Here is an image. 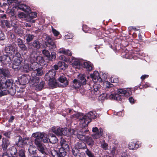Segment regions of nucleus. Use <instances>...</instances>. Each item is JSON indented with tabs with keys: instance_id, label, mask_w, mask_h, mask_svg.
<instances>
[{
	"instance_id": "f704fd0d",
	"label": "nucleus",
	"mask_w": 157,
	"mask_h": 157,
	"mask_svg": "<svg viewBox=\"0 0 157 157\" xmlns=\"http://www.w3.org/2000/svg\"><path fill=\"white\" fill-rule=\"evenodd\" d=\"M128 148L132 150L135 149L139 147L138 144L134 142H131L128 144Z\"/></svg>"
},
{
	"instance_id": "9d476101",
	"label": "nucleus",
	"mask_w": 157,
	"mask_h": 157,
	"mask_svg": "<svg viewBox=\"0 0 157 157\" xmlns=\"http://www.w3.org/2000/svg\"><path fill=\"white\" fill-rule=\"evenodd\" d=\"M45 44L47 47H49V50L56 48V46L53 40L49 36H47L45 39Z\"/></svg>"
},
{
	"instance_id": "c85d7f7f",
	"label": "nucleus",
	"mask_w": 157,
	"mask_h": 157,
	"mask_svg": "<svg viewBox=\"0 0 157 157\" xmlns=\"http://www.w3.org/2000/svg\"><path fill=\"white\" fill-rule=\"evenodd\" d=\"M18 8L25 12L28 11L29 10V7L25 4H19Z\"/></svg>"
},
{
	"instance_id": "6e6d98bb",
	"label": "nucleus",
	"mask_w": 157,
	"mask_h": 157,
	"mask_svg": "<svg viewBox=\"0 0 157 157\" xmlns=\"http://www.w3.org/2000/svg\"><path fill=\"white\" fill-rule=\"evenodd\" d=\"M16 42L18 46L24 43L22 40L20 38H17L16 40Z\"/></svg>"
},
{
	"instance_id": "69168bd1",
	"label": "nucleus",
	"mask_w": 157,
	"mask_h": 157,
	"mask_svg": "<svg viewBox=\"0 0 157 157\" xmlns=\"http://www.w3.org/2000/svg\"><path fill=\"white\" fill-rule=\"evenodd\" d=\"M121 157H129L127 155V154L125 152H123L122 153L121 155Z\"/></svg>"
},
{
	"instance_id": "774afa93",
	"label": "nucleus",
	"mask_w": 157,
	"mask_h": 157,
	"mask_svg": "<svg viewBox=\"0 0 157 157\" xmlns=\"http://www.w3.org/2000/svg\"><path fill=\"white\" fill-rule=\"evenodd\" d=\"M129 100L130 103H134V99L132 97H130L129 98Z\"/></svg>"
},
{
	"instance_id": "ea45409f",
	"label": "nucleus",
	"mask_w": 157,
	"mask_h": 157,
	"mask_svg": "<svg viewBox=\"0 0 157 157\" xmlns=\"http://www.w3.org/2000/svg\"><path fill=\"white\" fill-rule=\"evenodd\" d=\"M45 82L43 81L41 82L39 84H38V85L35 86L34 87L36 90H40L43 88Z\"/></svg>"
},
{
	"instance_id": "cd10ccee",
	"label": "nucleus",
	"mask_w": 157,
	"mask_h": 157,
	"mask_svg": "<svg viewBox=\"0 0 157 157\" xmlns=\"http://www.w3.org/2000/svg\"><path fill=\"white\" fill-rule=\"evenodd\" d=\"M86 144L83 142L77 143L75 145V147L77 149L86 148Z\"/></svg>"
},
{
	"instance_id": "c03bdc74",
	"label": "nucleus",
	"mask_w": 157,
	"mask_h": 157,
	"mask_svg": "<svg viewBox=\"0 0 157 157\" xmlns=\"http://www.w3.org/2000/svg\"><path fill=\"white\" fill-rule=\"evenodd\" d=\"M34 70L36 72V75L37 76H41L43 75V72L42 69L40 68H38Z\"/></svg>"
},
{
	"instance_id": "aec40b11",
	"label": "nucleus",
	"mask_w": 157,
	"mask_h": 157,
	"mask_svg": "<svg viewBox=\"0 0 157 157\" xmlns=\"http://www.w3.org/2000/svg\"><path fill=\"white\" fill-rule=\"evenodd\" d=\"M8 153L10 155V157H15L17 152V149L14 147H12L8 150Z\"/></svg>"
},
{
	"instance_id": "ddd939ff",
	"label": "nucleus",
	"mask_w": 157,
	"mask_h": 157,
	"mask_svg": "<svg viewBox=\"0 0 157 157\" xmlns=\"http://www.w3.org/2000/svg\"><path fill=\"white\" fill-rule=\"evenodd\" d=\"M30 79L31 78L29 75L27 74H25L22 75L19 79V81L21 84L24 85L29 82Z\"/></svg>"
},
{
	"instance_id": "6e6552de",
	"label": "nucleus",
	"mask_w": 157,
	"mask_h": 157,
	"mask_svg": "<svg viewBox=\"0 0 157 157\" xmlns=\"http://www.w3.org/2000/svg\"><path fill=\"white\" fill-rule=\"evenodd\" d=\"M34 144L37 147L38 150L42 154L45 153L46 147L42 144L40 139H35L34 140Z\"/></svg>"
},
{
	"instance_id": "e2e57ef3",
	"label": "nucleus",
	"mask_w": 157,
	"mask_h": 157,
	"mask_svg": "<svg viewBox=\"0 0 157 157\" xmlns=\"http://www.w3.org/2000/svg\"><path fill=\"white\" fill-rule=\"evenodd\" d=\"M11 133L10 132H4L3 133L4 135L5 136L7 137L8 138H10V136Z\"/></svg>"
},
{
	"instance_id": "72a5a7b5",
	"label": "nucleus",
	"mask_w": 157,
	"mask_h": 157,
	"mask_svg": "<svg viewBox=\"0 0 157 157\" xmlns=\"http://www.w3.org/2000/svg\"><path fill=\"white\" fill-rule=\"evenodd\" d=\"M25 64L23 66L24 70L27 72H29L32 70V68L30 65V63H26V61H25Z\"/></svg>"
},
{
	"instance_id": "603ef678",
	"label": "nucleus",
	"mask_w": 157,
	"mask_h": 157,
	"mask_svg": "<svg viewBox=\"0 0 157 157\" xmlns=\"http://www.w3.org/2000/svg\"><path fill=\"white\" fill-rule=\"evenodd\" d=\"M59 59L60 60H63L65 62H71L70 59L65 57L63 55L60 56Z\"/></svg>"
},
{
	"instance_id": "b1692460",
	"label": "nucleus",
	"mask_w": 157,
	"mask_h": 157,
	"mask_svg": "<svg viewBox=\"0 0 157 157\" xmlns=\"http://www.w3.org/2000/svg\"><path fill=\"white\" fill-rule=\"evenodd\" d=\"M37 17V13L36 12H32L29 13L27 17V21H29L33 23L35 22V21L32 19Z\"/></svg>"
},
{
	"instance_id": "338daca9",
	"label": "nucleus",
	"mask_w": 157,
	"mask_h": 157,
	"mask_svg": "<svg viewBox=\"0 0 157 157\" xmlns=\"http://www.w3.org/2000/svg\"><path fill=\"white\" fill-rule=\"evenodd\" d=\"M14 119V117L13 116H12L10 119L8 120L9 122H12Z\"/></svg>"
},
{
	"instance_id": "bf43d9fd",
	"label": "nucleus",
	"mask_w": 157,
	"mask_h": 157,
	"mask_svg": "<svg viewBox=\"0 0 157 157\" xmlns=\"http://www.w3.org/2000/svg\"><path fill=\"white\" fill-rule=\"evenodd\" d=\"M101 146L102 148L104 150L107 149V144L105 142H103L101 144Z\"/></svg>"
},
{
	"instance_id": "4c0bfd02",
	"label": "nucleus",
	"mask_w": 157,
	"mask_h": 157,
	"mask_svg": "<svg viewBox=\"0 0 157 157\" xmlns=\"http://www.w3.org/2000/svg\"><path fill=\"white\" fill-rule=\"evenodd\" d=\"M72 64L74 67H75V66H79L81 64H82V63H81L79 60L77 59H73L72 60Z\"/></svg>"
},
{
	"instance_id": "4be33fe9",
	"label": "nucleus",
	"mask_w": 157,
	"mask_h": 157,
	"mask_svg": "<svg viewBox=\"0 0 157 157\" xmlns=\"http://www.w3.org/2000/svg\"><path fill=\"white\" fill-rule=\"evenodd\" d=\"M29 148L28 151L31 155H35L36 154V147L32 143V142L30 143L29 142Z\"/></svg>"
},
{
	"instance_id": "49530a36",
	"label": "nucleus",
	"mask_w": 157,
	"mask_h": 157,
	"mask_svg": "<svg viewBox=\"0 0 157 157\" xmlns=\"http://www.w3.org/2000/svg\"><path fill=\"white\" fill-rule=\"evenodd\" d=\"M113 99L117 101H121L122 98V96L119 94H114Z\"/></svg>"
},
{
	"instance_id": "bb28decb",
	"label": "nucleus",
	"mask_w": 157,
	"mask_h": 157,
	"mask_svg": "<svg viewBox=\"0 0 157 157\" xmlns=\"http://www.w3.org/2000/svg\"><path fill=\"white\" fill-rule=\"evenodd\" d=\"M83 67L86 68L88 71H90L92 70V66L90 62H84Z\"/></svg>"
},
{
	"instance_id": "dca6fc26",
	"label": "nucleus",
	"mask_w": 157,
	"mask_h": 157,
	"mask_svg": "<svg viewBox=\"0 0 157 157\" xmlns=\"http://www.w3.org/2000/svg\"><path fill=\"white\" fill-rule=\"evenodd\" d=\"M0 75L1 77H8L10 76V72L8 69L0 68Z\"/></svg>"
},
{
	"instance_id": "c756f323",
	"label": "nucleus",
	"mask_w": 157,
	"mask_h": 157,
	"mask_svg": "<svg viewBox=\"0 0 157 157\" xmlns=\"http://www.w3.org/2000/svg\"><path fill=\"white\" fill-rule=\"evenodd\" d=\"M103 130L101 129L100 130V132L93 134L92 135V137L94 139H97L100 138L102 134Z\"/></svg>"
},
{
	"instance_id": "5fc2aeb1",
	"label": "nucleus",
	"mask_w": 157,
	"mask_h": 157,
	"mask_svg": "<svg viewBox=\"0 0 157 157\" xmlns=\"http://www.w3.org/2000/svg\"><path fill=\"white\" fill-rule=\"evenodd\" d=\"M42 53L47 58L49 56L50 54L49 51L46 50L44 49L42 51Z\"/></svg>"
},
{
	"instance_id": "2eb2a0df",
	"label": "nucleus",
	"mask_w": 157,
	"mask_h": 157,
	"mask_svg": "<svg viewBox=\"0 0 157 157\" xmlns=\"http://www.w3.org/2000/svg\"><path fill=\"white\" fill-rule=\"evenodd\" d=\"M117 92L122 97L125 96L126 97H128L130 96L132 94V92L130 90H126L124 89H118Z\"/></svg>"
},
{
	"instance_id": "2f4dec72",
	"label": "nucleus",
	"mask_w": 157,
	"mask_h": 157,
	"mask_svg": "<svg viewBox=\"0 0 157 157\" xmlns=\"http://www.w3.org/2000/svg\"><path fill=\"white\" fill-rule=\"evenodd\" d=\"M48 81V84L50 87L52 88H54L57 86L58 85L55 79V78H54L53 79H51L50 80Z\"/></svg>"
},
{
	"instance_id": "4d7b16f0",
	"label": "nucleus",
	"mask_w": 157,
	"mask_h": 157,
	"mask_svg": "<svg viewBox=\"0 0 157 157\" xmlns=\"http://www.w3.org/2000/svg\"><path fill=\"white\" fill-rule=\"evenodd\" d=\"M19 47L20 49L23 51H26L27 50V48L24 43L20 45Z\"/></svg>"
},
{
	"instance_id": "0e129e2a",
	"label": "nucleus",
	"mask_w": 157,
	"mask_h": 157,
	"mask_svg": "<svg viewBox=\"0 0 157 157\" xmlns=\"http://www.w3.org/2000/svg\"><path fill=\"white\" fill-rule=\"evenodd\" d=\"M92 131L94 133L97 132H100V130H98V128L96 127H93L92 129Z\"/></svg>"
},
{
	"instance_id": "393cba45",
	"label": "nucleus",
	"mask_w": 157,
	"mask_h": 157,
	"mask_svg": "<svg viewBox=\"0 0 157 157\" xmlns=\"http://www.w3.org/2000/svg\"><path fill=\"white\" fill-rule=\"evenodd\" d=\"M48 138L49 141L51 143L55 144L58 141V139L54 135L51 134L49 135Z\"/></svg>"
},
{
	"instance_id": "f03ea898",
	"label": "nucleus",
	"mask_w": 157,
	"mask_h": 157,
	"mask_svg": "<svg viewBox=\"0 0 157 157\" xmlns=\"http://www.w3.org/2000/svg\"><path fill=\"white\" fill-rule=\"evenodd\" d=\"M12 84L13 82L11 80H6L5 78L0 79V96L10 93L9 90L12 88Z\"/></svg>"
},
{
	"instance_id": "7ed1b4c3",
	"label": "nucleus",
	"mask_w": 157,
	"mask_h": 157,
	"mask_svg": "<svg viewBox=\"0 0 157 157\" xmlns=\"http://www.w3.org/2000/svg\"><path fill=\"white\" fill-rule=\"evenodd\" d=\"M86 83V80L85 76L83 74H80L78 76V79H75L72 82L71 86L75 89L79 88L82 85H85Z\"/></svg>"
},
{
	"instance_id": "20e7f679",
	"label": "nucleus",
	"mask_w": 157,
	"mask_h": 157,
	"mask_svg": "<svg viewBox=\"0 0 157 157\" xmlns=\"http://www.w3.org/2000/svg\"><path fill=\"white\" fill-rule=\"evenodd\" d=\"M60 144L61 147L59 148V151L62 154V156L64 157L66 155L67 151L69 149V146L65 140L63 138L61 139Z\"/></svg>"
},
{
	"instance_id": "a211bd4d",
	"label": "nucleus",
	"mask_w": 157,
	"mask_h": 157,
	"mask_svg": "<svg viewBox=\"0 0 157 157\" xmlns=\"http://www.w3.org/2000/svg\"><path fill=\"white\" fill-rule=\"evenodd\" d=\"M30 79V83L33 87H35L38 85L40 81L39 77L36 76H33Z\"/></svg>"
},
{
	"instance_id": "1a4fd4ad",
	"label": "nucleus",
	"mask_w": 157,
	"mask_h": 157,
	"mask_svg": "<svg viewBox=\"0 0 157 157\" xmlns=\"http://www.w3.org/2000/svg\"><path fill=\"white\" fill-rule=\"evenodd\" d=\"M67 128H60L53 127L52 128V132L58 136H62V135H66L67 134L66 132Z\"/></svg>"
},
{
	"instance_id": "79ce46f5",
	"label": "nucleus",
	"mask_w": 157,
	"mask_h": 157,
	"mask_svg": "<svg viewBox=\"0 0 157 157\" xmlns=\"http://www.w3.org/2000/svg\"><path fill=\"white\" fill-rule=\"evenodd\" d=\"M30 65L32 68V70L33 69L35 70L37 68L39 64L36 62H30Z\"/></svg>"
},
{
	"instance_id": "f8f14e48",
	"label": "nucleus",
	"mask_w": 157,
	"mask_h": 157,
	"mask_svg": "<svg viewBox=\"0 0 157 157\" xmlns=\"http://www.w3.org/2000/svg\"><path fill=\"white\" fill-rule=\"evenodd\" d=\"M15 44H9L5 47V52L7 54H10L11 55L14 53L16 48H15Z\"/></svg>"
},
{
	"instance_id": "a18cd8bd",
	"label": "nucleus",
	"mask_w": 157,
	"mask_h": 157,
	"mask_svg": "<svg viewBox=\"0 0 157 157\" xmlns=\"http://www.w3.org/2000/svg\"><path fill=\"white\" fill-rule=\"evenodd\" d=\"M72 152L73 155L75 157H79V155L78 151L75 147L72 149Z\"/></svg>"
},
{
	"instance_id": "37998d69",
	"label": "nucleus",
	"mask_w": 157,
	"mask_h": 157,
	"mask_svg": "<svg viewBox=\"0 0 157 157\" xmlns=\"http://www.w3.org/2000/svg\"><path fill=\"white\" fill-rule=\"evenodd\" d=\"M103 96H104L106 99H113L114 94H112L110 93L109 94H103Z\"/></svg>"
},
{
	"instance_id": "864d4df0",
	"label": "nucleus",
	"mask_w": 157,
	"mask_h": 157,
	"mask_svg": "<svg viewBox=\"0 0 157 157\" xmlns=\"http://www.w3.org/2000/svg\"><path fill=\"white\" fill-rule=\"evenodd\" d=\"M93 87L94 91L97 92L101 88V86L99 84H96L94 85Z\"/></svg>"
},
{
	"instance_id": "7c9ffc66",
	"label": "nucleus",
	"mask_w": 157,
	"mask_h": 157,
	"mask_svg": "<svg viewBox=\"0 0 157 157\" xmlns=\"http://www.w3.org/2000/svg\"><path fill=\"white\" fill-rule=\"evenodd\" d=\"M51 153L52 155L54 157H64L61 156L62 154L59 151L54 149L51 150Z\"/></svg>"
},
{
	"instance_id": "f3484780",
	"label": "nucleus",
	"mask_w": 157,
	"mask_h": 157,
	"mask_svg": "<svg viewBox=\"0 0 157 157\" xmlns=\"http://www.w3.org/2000/svg\"><path fill=\"white\" fill-rule=\"evenodd\" d=\"M91 77L94 80V82H101L102 81V79L99 76V74L98 72L95 71L93 74L91 75Z\"/></svg>"
},
{
	"instance_id": "f257e3e1",
	"label": "nucleus",
	"mask_w": 157,
	"mask_h": 157,
	"mask_svg": "<svg viewBox=\"0 0 157 157\" xmlns=\"http://www.w3.org/2000/svg\"><path fill=\"white\" fill-rule=\"evenodd\" d=\"M97 116V113L95 111H91L84 115L81 113H76L72 115L71 118L73 119H78L79 120V124L81 127H84L91 121L92 119H95Z\"/></svg>"
},
{
	"instance_id": "a19ab883",
	"label": "nucleus",
	"mask_w": 157,
	"mask_h": 157,
	"mask_svg": "<svg viewBox=\"0 0 157 157\" xmlns=\"http://www.w3.org/2000/svg\"><path fill=\"white\" fill-rule=\"evenodd\" d=\"M25 141L24 140L22 139L21 137H20L18 141L17 144V145L19 147H22L25 144Z\"/></svg>"
},
{
	"instance_id": "58836bf2",
	"label": "nucleus",
	"mask_w": 157,
	"mask_h": 157,
	"mask_svg": "<svg viewBox=\"0 0 157 157\" xmlns=\"http://www.w3.org/2000/svg\"><path fill=\"white\" fill-rule=\"evenodd\" d=\"M32 46L34 48L36 49H38L40 47V43L37 40H34L32 43Z\"/></svg>"
},
{
	"instance_id": "4468645a",
	"label": "nucleus",
	"mask_w": 157,
	"mask_h": 157,
	"mask_svg": "<svg viewBox=\"0 0 157 157\" xmlns=\"http://www.w3.org/2000/svg\"><path fill=\"white\" fill-rule=\"evenodd\" d=\"M56 71L54 69L50 70L45 75V79L46 80H50L55 78Z\"/></svg>"
},
{
	"instance_id": "e433bc0d",
	"label": "nucleus",
	"mask_w": 157,
	"mask_h": 157,
	"mask_svg": "<svg viewBox=\"0 0 157 157\" xmlns=\"http://www.w3.org/2000/svg\"><path fill=\"white\" fill-rule=\"evenodd\" d=\"M58 65L61 69L65 70L68 67L67 65L63 62H59L58 63Z\"/></svg>"
},
{
	"instance_id": "3c124183",
	"label": "nucleus",
	"mask_w": 157,
	"mask_h": 157,
	"mask_svg": "<svg viewBox=\"0 0 157 157\" xmlns=\"http://www.w3.org/2000/svg\"><path fill=\"white\" fill-rule=\"evenodd\" d=\"M36 62H39L41 63H43L44 62V59L42 56H37Z\"/></svg>"
},
{
	"instance_id": "c9c22d12",
	"label": "nucleus",
	"mask_w": 157,
	"mask_h": 157,
	"mask_svg": "<svg viewBox=\"0 0 157 157\" xmlns=\"http://www.w3.org/2000/svg\"><path fill=\"white\" fill-rule=\"evenodd\" d=\"M37 58V56L36 54L34 53L31 54L29 58V59L30 60V62H36Z\"/></svg>"
},
{
	"instance_id": "423d86ee",
	"label": "nucleus",
	"mask_w": 157,
	"mask_h": 157,
	"mask_svg": "<svg viewBox=\"0 0 157 157\" xmlns=\"http://www.w3.org/2000/svg\"><path fill=\"white\" fill-rule=\"evenodd\" d=\"M17 55L18 56H15L13 57V61L12 65L13 68L15 70L18 69L20 67L22 60L20 54L17 53Z\"/></svg>"
},
{
	"instance_id": "de8ad7c7",
	"label": "nucleus",
	"mask_w": 157,
	"mask_h": 157,
	"mask_svg": "<svg viewBox=\"0 0 157 157\" xmlns=\"http://www.w3.org/2000/svg\"><path fill=\"white\" fill-rule=\"evenodd\" d=\"M48 59L49 60H52L53 59H55L56 58V54L55 52L52 53L51 55L48 57Z\"/></svg>"
},
{
	"instance_id": "09e8293b",
	"label": "nucleus",
	"mask_w": 157,
	"mask_h": 157,
	"mask_svg": "<svg viewBox=\"0 0 157 157\" xmlns=\"http://www.w3.org/2000/svg\"><path fill=\"white\" fill-rule=\"evenodd\" d=\"M86 154L89 157H94V153L90 151L87 149L85 151Z\"/></svg>"
},
{
	"instance_id": "052dcab7",
	"label": "nucleus",
	"mask_w": 157,
	"mask_h": 157,
	"mask_svg": "<svg viewBox=\"0 0 157 157\" xmlns=\"http://www.w3.org/2000/svg\"><path fill=\"white\" fill-rule=\"evenodd\" d=\"M52 32H53L54 35L55 36H57L59 34V32H58L55 29H54L53 28H52Z\"/></svg>"
},
{
	"instance_id": "412c9836",
	"label": "nucleus",
	"mask_w": 157,
	"mask_h": 157,
	"mask_svg": "<svg viewBox=\"0 0 157 157\" xmlns=\"http://www.w3.org/2000/svg\"><path fill=\"white\" fill-rule=\"evenodd\" d=\"M58 80L62 84L61 85L64 87L68 85V82L67 78L64 76H60L58 78Z\"/></svg>"
},
{
	"instance_id": "5701e85b",
	"label": "nucleus",
	"mask_w": 157,
	"mask_h": 157,
	"mask_svg": "<svg viewBox=\"0 0 157 157\" xmlns=\"http://www.w3.org/2000/svg\"><path fill=\"white\" fill-rule=\"evenodd\" d=\"M10 144L8 139L3 138L2 140V148L4 150H6Z\"/></svg>"
},
{
	"instance_id": "13d9d810",
	"label": "nucleus",
	"mask_w": 157,
	"mask_h": 157,
	"mask_svg": "<svg viewBox=\"0 0 157 157\" xmlns=\"http://www.w3.org/2000/svg\"><path fill=\"white\" fill-rule=\"evenodd\" d=\"M18 16L20 18H24L26 17V15L23 13L21 12L18 14Z\"/></svg>"
},
{
	"instance_id": "9b49d317",
	"label": "nucleus",
	"mask_w": 157,
	"mask_h": 157,
	"mask_svg": "<svg viewBox=\"0 0 157 157\" xmlns=\"http://www.w3.org/2000/svg\"><path fill=\"white\" fill-rule=\"evenodd\" d=\"M0 61L4 65L10 64L11 62V58L8 55H4L2 56L0 53Z\"/></svg>"
},
{
	"instance_id": "0eeeda50",
	"label": "nucleus",
	"mask_w": 157,
	"mask_h": 157,
	"mask_svg": "<svg viewBox=\"0 0 157 157\" xmlns=\"http://www.w3.org/2000/svg\"><path fill=\"white\" fill-rule=\"evenodd\" d=\"M32 136L36 138V139H40L45 143H48L49 141V138H48L47 134L44 133H34L32 134Z\"/></svg>"
},
{
	"instance_id": "680f3d73",
	"label": "nucleus",
	"mask_w": 157,
	"mask_h": 157,
	"mask_svg": "<svg viewBox=\"0 0 157 157\" xmlns=\"http://www.w3.org/2000/svg\"><path fill=\"white\" fill-rule=\"evenodd\" d=\"M4 35L2 32L0 31V40H3L5 39Z\"/></svg>"
},
{
	"instance_id": "8fccbe9b",
	"label": "nucleus",
	"mask_w": 157,
	"mask_h": 157,
	"mask_svg": "<svg viewBox=\"0 0 157 157\" xmlns=\"http://www.w3.org/2000/svg\"><path fill=\"white\" fill-rule=\"evenodd\" d=\"M27 37L26 41L27 42H29L32 41L34 37V36L33 35L27 34L26 36Z\"/></svg>"
},
{
	"instance_id": "39448f33",
	"label": "nucleus",
	"mask_w": 157,
	"mask_h": 157,
	"mask_svg": "<svg viewBox=\"0 0 157 157\" xmlns=\"http://www.w3.org/2000/svg\"><path fill=\"white\" fill-rule=\"evenodd\" d=\"M1 22L4 25H5L6 27L8 28L10 27L11 26H13L14 28V31L15 33L18 34L21 33L20 26L18 25L17 24L18 23V22H16V23L14 22H12L10 24V22L6 20L1 21Z\"/></svg>"
},
{
	"instance_id": "473e14b6",
	"label": "nucleus",
	"mask_w": 157,
	"mask_h": 157,
	"mask_svg": "<svg viewBox=\"0 0 157 157\" xmlns=\"http://www.w3.org/2000/svg\"><path fill=\"white\" fill-rule=\"evenodd\" d=\"M84 141L86 142L87 144L90 146H92L94 144V141L92 140V139L89 136H86Z\"/></svg>"
},
{
	"instance_id": "6ab92c4d",
	"label": "nucleus",
	"mask_w": 157,
	"mask_h": 157,
	"mask_svg": "<svg viewBox=\"0 0 157 157\" xmlns=\"http://www.w3.org/2000/svg\"><path fill=\"white\" fill-rule=\"evenodd\" d=\"M88 131V130H84V129H82V131H77V138L81 140H83L84 141V140L86 137L85 136V133L86 132Z\"/></svg>"
},
{
	"instance_id": "a878e982",
	"label": "nucleus",
	"mask_w": 157,
	"mask_h": 157,
	"mask_svg": "<svg viewBox=\"0 0 157 157\" xmlns=\"http://www.w3.org/2000/svg\"><path fill=\"white\" fill-rule=\"evenodd\" d=\"M58 53H62L64 55H66L68 56H71L72 55L71 52L68 50H66L64 48H61L59 49Z\"/></svg>"
}]
</instances>
